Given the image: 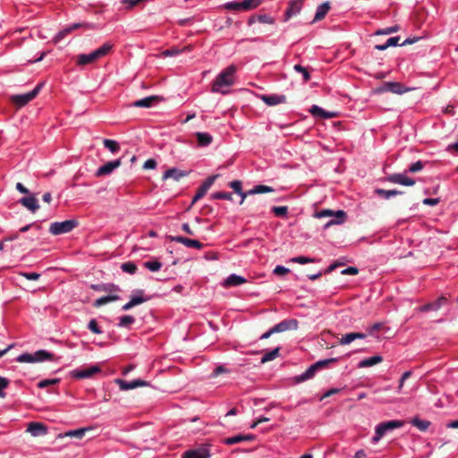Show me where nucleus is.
I'll use <instances>...</instances> for the list:
<instances>
[{
    "mask_svg": "<svg viewBox=\"0 0 458 458\" xmlns=\"http://www.w3.org/2000/svg\"><path fill=\"white\" fill-rule=\"evenodd\" d=\"M236 66L229 65L223 70L215 79L212 84V91L222 94L228 93L227 88L233 86L235 82Z\"/></svg>",
    "mask_w": 458,
    "mask_h": 458,
    "instance_id": "nucleus-1",
    "label": "nucleus"
},
{
    "mask_svg": "<svg viewBox=\"0 0 458 458\" xmlns=\"http://www.w3.org/2000/svg\"><path fill=\"white\" fill-rule=\"evenodd\" d=\"M113 48V45L111 43H105L100 47L97 48L93 52L89 54H80L76 56L77 64L78 65H87L89 64H93L99 60L100 58L106 56L110 53Z\"/></svg>",
    "mask_w": 458,
    "mask_h": 458,
    "instance_id": "nucleus-2",
    "label": "nucleus"
},
{
    "mask_svg": "<svg viewBox=\"0 0 458 458\" xmlns=\"http://www.w3.org/2000/svg\"><path fill=\"white\" fill-rule=\"evenodd\" d=\"M78 225L79 223L75 219L65 220L63 222H55L51 224L49 227V232L53 235L67 233L72 231L76 226H78Z\"/></svg>",
    "mask_w": 458,
    "mask_h": 458,
    "instance_id": "nucleus-3",
    "label": "nucleus"
},
{
    "mask_svg": "<svg viewBox=\"0 0 458 458\" xmlns=\"http://www.w3.org/2000/svg\"><path fill=\"white\" fill-rule=\"evenodd\" d=\"M298 327V322L295 319H285L281 321L280 323L274 326L272 328H270L267 332L264 333L260 339H267L276 333H282L290 329H297Z\"/></svg>",
    "mask_w": 458,
    "mask_h": 458,
    "instance_id": "nucleus-4",
    "label": "nucleus"
},
{
    "mask_svg": "<svg viewBox=\"0 0 458 458\" xmlns=\"http://www.w3.org/2000/svg\"><path fill=\"white\" fill-rule=\"evenodd\" d=\"M316 217H327V216H334V219H331L326 224V227H328L332 225H341L345 221L346 213L344 210H337L334 212L330 209H323L319 212H317L315 215Z\"/></svg>",
    "mask_w": 458,
    "mask_h": 458,
    "instance_id": "nucleus-5",
    "label": "nucleus"
},
{
    "mask_svg": "<svg viewBox=\"0 0 458 458\" xmlns=\"http://www.w3.org/2000/svg\"><path fill=\"white\" fill-rule=\"evenodd\" d=\"M263 0H242V2H228L225 8L231 11H250L258 7Z\"/></svg>",
    "mask_w": 458,
    "mask_h": 458,
    "instance_id": "nucleus-6",
    "label": "nucleus"
},
{
    "mask_svg": "<svg viewBox=\"0 0 458 458\" xmlns=\"http://www.w3.org/2000/svg\"><path fill=\"white\" fill-rule=\"evenodd\" d=\"M78 29L90 30L93 29V25L87 22H77L70 26H67L61 30L54 38V42L57 43L64 39L67 35L72 33L73 30Z\"/></svg>",
    "mask_w": 458,
    "mask_h": 458,
    "instance_id": "nucleus-7",
    "label": "nucleus"
},
{
    "mask_svg": "<svg viewBox=\"0 0 458 458\" xmlns=\"http://www.w3.org/2000/svg\"><path fill=\"white\" fill-rule=\"evenodd\" d=\"M410 89L405 88L402 83L400 82H385L382 87L378 88L377 89V92H392L394 94H403L405 92H408Z\"/></svg>",
    "mask_w": 458,
    "mask_h": 458,
    "instance_id": "nucleus-8",
    "label": "nucleus"
},
{
    "mask_svg": "<svg viewBox=\"0 0 458 458\" xmlns=\"http://www.w3.org/2000/svg\"><path fill=\"white\" fill-rule=\"evenodd\" d=\"M122 165V160L121 158L119 159H116V160H113V161H109L107 163H106L104 165L100 166L97 172H96V176L98 177H100V176H105V175H108L110 174L114 169L118 168L119 166H121Z\"/></svg>",
    "mask_w": 458,
    "mask_h": 458,
    "instance_id": "nucleus-9",
    "label": "nucleus"
},
{
    "mask_svg": "<svg viewBox=\"0 0 458 458\" xmlns=\"http://www.w3.org/2000/svg\"><path fill=\"white\" fill-rule=\"evenodd\" d=\"M168 239L171 242H175L183 244L184 246L188 248H194L200 250L203 248V243H201L199 241L189 239L183 236H168Z\"/></svg>",
    "mask_w": 458,
    "mask_h": 458,
    "instance_id": "nucleus-10",
    "label": "nucleus"
},
{
    "mask_svg": "<svg viewBox=\"0 0 458 458\" xmlns=\"http://www.w3.org/2000/svg\"><path fill=\"white\" fill-rule=\"evenodd\" d=\"M115 383L119 386L120 389L123 391L148 386V382L142 379H134L131 382L123 379H115Z\"/></svg>",
    "mask_w": 458,
    "mask_h": 458,
    "instance_id": "nucleus-11",
    "label": "nucleus"
},
{
    "mask_svg": "<svg viewBox=\"0 0 458 458\" xmlns=\"http://www.w3.org/2000/svg\"><path fill=\"white\" fill-rule=\"evenodd\" d=\"M387 182L392 183H397L404 186H412L415 184V180L407 177L403 174H393L387 176Z\"/></svg>",
    "mask_w": 458,
    "mask_h": 458,
    "instance_id": "nucleus-12",
    "label": "nucleus"
},
{
    "mask_svg": "<svg viewBox=\"0 0 458 458\" xmlns=\"http://www.w3.org/2000/svg\"><path fill=\"white\" fill-rule=\"evenodd\" d=\"M54 360L55 354L45 350H39L30 354V363Z\"/></svg>",
    "mask_w": 458,
    "mask_h": 458,
    "instance_id": "nucleus-13",
    "label": "nucleus"
},
{
    "mask_svg": "<svg viewBox=\"0 0 458 458\" xmlns=\"http://www.w3.org/2000/svg\"><path fill=\"white\" fill-rule=\"evenodd\" d=\"M259 98L267 106H273L279 104H284L287 101V98L284 95H260Z\"/></svg>",
    "mask_w": 458,
    "mask_h": 458,
    "instance_id": "nucleus-14",
    "label": "nucleus"
},
{
    "mask_svg": "<svg viewBox=\"0 0 458 458\" xmlns=\"http://www.w3.org/2000/svg\"><path fill=\"white\" fill-rule=\"evenodd\" d=\"M447 302V298L445 296H440L435 301L427 303L423 306L418 308V310L420 312H428V311H436L438 310L443 305Z\"/></svg>",
    "mask_w": 458,
    "mask_h": 458,
    "instance_id": "nucleus-15",
    "label": "nucleus"
},
{
    "mask_svg": "<svg viewBox=\"0 0 458 458\" xmlns=\"http://www.w3.org/2000/svg\"><path fill=\"white\" fill-rule=\"evenodd\" d=\"M303 4H304V0H291L289 2L288 8L286 9V11L284 13L285 18L289 19L292 16H294V15L300 13V12L302 9Z\"/></svg>",
    "mask_w": 458,
    "mask_h": 458,
    "instance_id": "nucleus-16",
    "label": "nucleus"
},
{
    "mask_svg": "<svg viewBox=\"0 0 458 458\" xmlns=\"http://www.w3.org/2000/svg\"><path fill=\"white\" fill-rule=\"evenodd\" d=\"M48 432V427L42 422L30 421V436L31 437H43Z\"/></svg>",
    "mask_w": 458,
    "mask_h": 458,
    "instance_id": "nucleus-17",
    "label": "nucleus"
},
{
    "mask_svg": "<svg viewBox=\"0 0 458 458\" xmlns=\"http://www.w3.org/2000/svg\"><path fill=\"white\" fill-rule=\"evenodd\" d=\"M182 458H209L210 454L208 448L201 447L197 449H191L184 452L182 455Z\"/></svg>",
    "mask_w": 458,
    "mask_h": 458,
    "instance_id": "nucleus-18",
    "label": "nucleus"
},
{
    "mask_svg": "<svg viewBox=\"0 0 458 458\" xmlns=\"http://www.w3.org/2000/svg\"><path fill=\"white\" fill-rule=\"evenodd\" d=\"M99 371L100 368L98 366H91L89 369L73 370L72 375L75 378L81 379L90 377Z\"/></svg>",
    "mask_w": 458,
    "mask_h": 458,
    "instance_id": "nucleus-19",
    "label": "nucleus"
},
{
    "mask_svg": "<svg viewBox=\"0 0 458 458\" xmlns=\"http://www.w3.org/2000/svg\"><path fill=\"white\" fill-rule=\"evenodd\" d=\"M162 99L163 98L160 96H149L133 102L132 106L148 108L154 104L160 102Z\"/></svg>",
    "mask_w": 458,
    "mask_h": 458,
    "instance_id": "nucleus-20",
    "label": "nucleus"
},
{
    "mask_svg": "<svg viewBox=\"0 0 458 458\" xmlns=\"http://www.w3.org/2000/svg\"><path fill=\"white\" fill-rule=\"evenodd\" d=\"M310 113L315 117L318 116L324 119H329L337 116L336 113L325 111L323 108L317 105H313L310 107Z\"/></svg>",
    "mask_w": 458,
    "mask_h": 458,
    "instance_id": "nucleus-21",
    "label": "nucleus"
},
{
    "mask_svg": "<svg viewBox=\"0 0 458 458\" xmlns=\"http://www.w3.org/2000/svg\"><path fill=\"white\" fill-rule=\"evenodd\" d=\"M364 338H366L365 334L359 333V332H352V333H348V334L342 335V337L339 339V344L342 345H346V344H351L352 342H353L356 339H364Z\"/></svg>",
    "mask_w": 458,
    "mask_h": 458,
    "instance_id": "nucleus-22",
    "label": "nucleus"
},
{
    "mask_svg": "<svg viewBox=\"0 0 458 458\" xmlns=\"http://www.w3.org/2000/svg\"><path fill=\"white\" fill-rule=\"evenodd\" d=\"M10 101L17 109H20L29 104V93L13 95L10 97Z\"/></svg>",
    "mask_w": 458,
    "mask_h": 458,
    "instance_id": "nucleus-23",
    "label": "nucleus"
},
{
    "mask_svg": "<svg viewBox=\"0 0 458 458\" xmlns=\"http://www.w3.org/2000/svg\"><path fill=\"white\" fill-rule=\"evenodd\" d=\"M329 10H330V3L329 2H325V3L321 4L320 5H318L317 8V11H316L315 17L311 23H314V22L323 20L326 17L327 13H328Z\"/></svg>",
    "mask_w": 458,
    "mask_h": 458,
    "instance_id": "nucleus-24",
    "label": "nucleus"
},
{
    "mask_svg": "<svg viewBox=\"0 0 458 458\" xmlns=\"http://www.w3.org/2000/svg\"><path fill=\"white\" fill-rule=\"evenodd\" d=\"M318 370V369L316 367V365L312 364L311 366H310L307 369V370L304 373L295 377V378H294L295 382L301 383L303 381H306V380L313 377Z\"/></svg>",
    "mask_w": 458,
    "mask_h": 458,
    "instance_id": "nucleus-25",
    "label": "nucleus"
},
{
    "mask_svg": "<svg viewBox=\"0 0 458 458\" xmlns=\"http://www.w3.org/2000/svg\"><path fill=\"white\" fill-rule=\"evenodd\" d=\"M187 174L188 173L186 172L181 171L176 168H171L165 172V174H163V179L166 180L168 178H173L175 181H179L181 178L186 176Z\"/></svg>",
    "mask_w": 458,
    "mask_h": 458,
    "instance_id": "nucleus-26",
    "label": "nucleus"
},
{
    "mask_svg": "<svg viewBox=\"0 0 458 458\" xmlns=\"http://www.w3.org/2000/svg\"><path fill=\"white\" fill-rule=\"evenodd\" d=\"M383 361V357L380 355H375L369 358H366L360 360L358 364V368H367L377 365Z\"/></svg>",
    "mask_w": 458,
    "mask_h": 458,
    "instance_id": "nucleus-27",
    "label": "nucleus"
},
{
    "mask_svg": "<svg viewBox=\"0 0 458 458\" xmlns=\"http://www.w3.org/2000/svg\"><path fill=\"white\" fill-rule=\"evenodd\" d=\"M48 286H49V281L46 278H43L39 283L30 282V293L45 292Z\"/></svg>",
    "mask_w": 458,
    "mask_h": 458,
    "instance_id": "nucleus-28",
    "label": "nucleus"
},
{
    "mask_svg": "<svg viewBox=\"0 0 458 458\" xmlns=\"http://www.w3.org/2000/svg\"><path fill=\"white\" fill-rule=\"evenodd\" d=\"M90 428H81L75 430H70L65 432L64 434H59L58 437L63 438L64 437H76L78 439H81L87 431H89Z\"/></svg>",
    "mask_w": 458,
    "mask_h": 458,
    "instance_id": "nucleus-29",
    "label": "nucleus"
},
{
    "mask_svg": "<svg viewBox=\"0 0 458 458\" xmlns=\"http://www.w3.org/2000/svg\"><path fill=\"white\" fill-rule=\"evenodd\" d=\"M91 288L98 292L116 293L120 288L114 284H92Z\"/></svg>",
    "mask_w": 458,
    "mask_h": 458,
    "instance_id": "nucleus-30",
    "label": "nucleus"
},
{
    "mask_svg": "<svg viewBox=\"0 0 458 458\" xmlns=\"http://www.w3.org/2000/svg\"><path fill=\"white\" fill-rule=\"evenodd\" d=\"M246 283V279L241 276L232 274L225 281V286H236Z\"/></svg>",
    "mask_w": 458,
    "mask_h": 458,
    "instance_id": "nucleus-31",
    "label": "nucleus"
},
{
    "mask_svg": "<svg viewBox=\"0 0 458 458\" xmlns=\"http://www.w3.org/2000/svg\"><path fill=\"white\" fill-rule=\"evenodd\" d=\"M195 135L198 140V145L199 147L208 146L213 140L212 136L207 132H196Z\"/></svg>",
    "mask_w": 458,
    "mask_h": 458,
    "instance_id": "nucleus-32",
    "label": "nucleus"
},
{
    "mask_svg": "<svg viewBox=\"0 0 458 458\" xmlns=\"http://www.w3.org/2000/svg\"><path fill=\"white\" fill-rule=\"evenodd\" d=\"M119 299H120V297L117 294H110L107 296H103V297L97 299L94 301L93 306L96 308H99L102 305H105L111 301H118Z\"/></svg>",
    "mask_w": 458,
    "mask_h": 458,
    "instance_id": "nucleus-33",
    "label": "nucleus"
},
{
    "mask_svg": "<svg viewBox=\"0 0 458 458\" xmlns=\"http://www.w3.org/2000/svg\"><path fill=\"white\" fill-rule=\"evenodd\" d=\"M191 49V47H184L182 48H180L178 47H173L169 49H166L162 52L161 55L164 57H169V56H174L177 55L184 51H189Z\"/></svg>",
    "mask_w": 458,
    "mask_h": 458,
    "instance_id": "nucleus-34",
    "label": "nucleus"
},
{
    "mask_svg": "<svg viewBox=\"0 0 458 458\" xmlns=\"http://www.w3.org/2000/svg\"><path fill=\"white\" fill-rule=\"evenodd\" d=\"M411 424L416 427L419 430L425 432L428 430L431 423L428 420H420L418 417H415L411 420Z\"/></svg>",
    "mask_w": 458,
    "mask_h": 458,
    "instance_id": "nucleus-35",
    "label": "nucleus"
},
{
    "mask_svg": "<svg viewBox=\"0 0 458 458\" xmlns=\"http://www.w3.org/2000/svg\"><path fill=\"white\" fill-rule=\"evenodd\" d=\"M375 192L379 197H382L384 199H390L393 196H395L397 194H403V191H397V190H384V189H376Z\"/></svg>",
    "mask_w": 458,
    "mask_h": 458,
    "instance_id": "nucleus-36",
    "label": "nucleus"
},
{
    "mask_svg": "<svg viewBox=\"0 0 458 458\" xmlns=\"http://www.w3.org/2000/svg\"><path fill=\"white\" fill-rule=\"evenodd\" d=\"M400 40V37H392L386 40V42L383 45H376L375 48L377 50H386L389 47L397 46Z\"/></svg>",
    "mask_w": 458,
    "mask_h": 458,
    "instance_id": "nucleus-37",
    "label": "nucleus"
},
{
    "mask_svg": "<svg viewBox=\"0 0 458 458\" xmlns=\"http://www.w3.org/2000/svg\"><path fill=\"white\" fill-rule=\"evenodd\" d=\"M60 378H50V379H43L38 383V388H47L49 389L50 386L58 385L60 383ZM48 393H50V390H47Z\"/></svg>",
    "mask_w": 458,
    "mask_h": 458,
    "instance_id": "nucleus-38",
    "label": "nucleus"
},
{
    "mask_svg": "<svg viewBox=\"0 0 458 458\" xmlns=\"http://www.w3.org/2000/svg\"><path fill=\"white\" fill-rule=\"evenodd\" d=\"M280 348L276 347L274 350L266 352L261 358V363L271 361L279 356Z\"/></svg>",
    "mask_w": 458,
    "mask_h": 458,
    "instance_id": "nucleus-39",
    "label": "nucleus"
},
{
    "mask_svg": "<svg viewBox=\"0 0 458 458\" xmlns=\"http://www.w3.org/2000/svg\"><path fill=\"white\" fill-rule=\"evenodd\" d=\"M103 145L112 153H117L120 150L119 143L114 140L105 139L103 140Z\"/></svg>",
    "mask_w": 458,
    "mask_h": 458,
    "instance_id": "nucleus-40",
    "label": "nucleus"
},
{
    "mask_svg": "<svg viewBox=\"0 0 458 458\" xmlns=\"http://www.w3.org/2000/svg\"><path fill=\"white\" fill-rule=\"evenodd\" d=\"M274 189L272 187L267 185H257L253 189L249 191L250 194H261V193H268L273 192Z\"/></svg>",
    "mask_w": 458,
    "mask_h": 458,
    "instance_id": "nucleus-41",
    "label": "nucleus"
},
{
    "mask_svg": "<svg viewBox=\"0 0 458 458\" xmlns=\"http://www.w3.org/2000/svg\"><path fill=\"white\" fill-rule=\"evenodd\" d=\"M121 269L128 274L133 275L137 271V266L134 262H125L121 265Z\"/></svg>",
    "mask_w": 458,
    "mask_h": 458,
    "instance_id": "nucleus-42",
    "label": "nucleus"
},
{
    "mask_svg": "<svg viewBox=\"0 0 458 458\" xmlns=\"http://www.w3.org/2000/svg\"><path fill=\"white\" fill-rule=\"evenodd\" d=\"M387 432L385 428L384 424L380 423L376 428L375 436L372 437L373 442H377L379 439Z\"/></svg>",
    "mask_w": 458,
    "mask_h": 458,
    "instance_id": "nucleus-43",
    "label": "nucleus"
},
{
    "mask_svg": "<svg viewBox=\"0 0 458 458\" xmlns=\"http://www.w3.org/2000/svg\"><path fill=\"white\" fill-rule=\"evenodd\" d=\"M337 361H338V358H331V359L318 360V361L315 362L314 364L319 370V369L327 368L329 364L335 363Z\"/></svg>",
    "mask_w": 458,
    "mask_h": 458,
    "instance_id": "nucleus-44",
    "label": "nucleus"
},
{
    "mask_svg": "<svg viewBox=\"0 0 458 458\" xmlns=\"http://www.w3.org/2000/svg\"><path fill=\"white\" fill-rule=\"evenodd\" d=\"M211 198L213 199H226V200H233V195L230 192L225 191H218L215 192L211 195Z\"/></svg>",
    "mask_w": 458,
    "mask_h": 458,
    "instance_id": "nucleus-45",
    "label": "nucleus"
},
{
    "mask_svg": "<svg viewBox=\"0 0 458 458\" xmlns=\"http://www.w3.org/2000/svg\"><path fill=\"white\" fill-rule=\"evenodd\" d=\"M144 267L152 272H157L161 268L162 264L157 260L146 261Z\"/></svg>",
    "mask_w": 458,
    "mask_h": 458,
    "instance_id": "nucleus-46",
    "label": "nucleus"
},
{
    "mask_svg": "<svg viewBox=\"0 0 458 458\" xmlns=\"http://www.w3.org/2000/svg\"><path fill=\"white\" fill-rule=\"evenodd\" d=\"M385 428L389 431L397 428L402 427L404 422L401 420H390L386 422H383Z\"/></svg>",
    "mask_w": 458,
    "mask_h": 458,
    "instance_id": "nucleus-47",
    "label": "nucleus"
},
{
    "mask_svg": "<svg viewBox=\"0 0 458 458\" xmlns=\"http://www.w3.org/2000/svg\"><path fill=\"white\" fill-rule=\"evenodd\" d=\"M134 321H135V318L132 316L125 315L120 318V322H119L118 326L121 327H127L130 325H131L132 323H134Z\"/></svg>",
    "mask_w": 458,
    "mask_h": 458,
    "instance_id": "nucleus-48",
    "label": "nucleus"
},
{
    "mask_svg": "<svg viewBox=\"0 0 458 458\" xmlns=\"http://www.w3.org/2000/svg\"><path fill=\"white\" fill-rule=\"evenodd\" d=\"M293 69L296 72H301V74H302L304 81L307 82V81H310V74L309 71L305 67L301 66V64H295Z\"/></svg>",
    "mask_w": 458,
    "mask_h": 458,
    "instance_id": "nucleus-49",
    "label": "nucleus"
},
{
    "mask_svg": "<svg viewBox=\"0 0 458 458\" xmlns=\"http://www.w3.org/2000/svg\"><path fill=\"white\" fill-rule=\"evenodd\" d=\"M424 166H425V163H424V162H422V161H420V160H419V161H417V162H415V163L411 164V165L409 166V168H408L407 172H410V173H417V172L421 171V170L424 168Z\"/></svg>",
    "mask_w": 458,
    "mask_h": 458,
    "instance_id": "nucleus-50",
    "label": "nucleus"
},
{
    "mask_svg": "<svg viewBox=\"0 0 458 458\" xmlns=\"http://www.w3.org/2000/svg\"><path fill=\"white\" fill-rule=\"evenodd\" d=\"M400 30V26L398 25H394V26H392V27H387L386 29H383V30H379L376 32L377 35H388V34H392V33H394V32H397Z\"/></svg>",
    "mask_w": 458,
    "mask_h": 458,
    "instance_id": "nucleus-51",
    "label": "nucleus"
},
{
    "mask_svg": "<svg viewBox=\"0 0 458 458\" xmlns=\"http://www.w3.org/2000/svg\"><path fill=\"white\" fill-rule=\"evenodd\" d=\"M272 212L276 216H285L288 212V208L286 206L273 207Z\"/></svg>",
    "mask_w": 458,
    "mask_h": 458,
    "instance_id": "nucleus-52",
    "label": "nucleus"
},
{
    "mask_svg": "<svg viewBox=\"0 0 458 458\" xmlns=\"http://www.w3.org/2000/svg\"><path fill=\"white\" fill-rule=\"evenodd\" d=\"M290 261L294 262V263H299V264H306V263L315 262V259L307 258V257H303V256H298V257L292 258Z\"/></svg>",
    "mask_w": 458,
    "mask_h": 458,
    "instance_id": "nucleus-53",
    "label": "nucleus"
},
{
    "mask_svg": "<svg viewBox=\"0 0 458 458\" xmlns=\"http://www.w3.org/2000/svg\"><path fill=\"white\" fill-rule=\"evenodd\" d=\"M207 190L204 189L201 185L199 187L195 196L193 197L192 199V201H191V205H193L194 203H196L199 199H200L201 198H203L205 196V194L207 193Z\"/></svg>",
    "mask_w": 458,
    "mask_h": 458,
    "instance_id": "nucleus-54",
    "label": "nucleus"
},
{
    "mask_svg": "<svg viewBox=\"0 0 458 458\" xmlns=\"http://www.w3.org/2000/svg\"><path fill=\"white\" fill-rule=\"evenodd\" d=\"M218 174H215L212 176L208 177L205 182L201 184V186L206 189L207 191L209 190V188L213 185L216 178L218 177Z\"/></svg>",
    "mask_w": 458,
    "mask_h": 458,
    "instance_id": "nucleus-55",
    "label": "nucleus"
},
{
    "mask_svg": "<svg viewBox=\"0 0 458 458\" xmlns=\"http://www.w3.org/2000/svg\"><path fill=\"white\" fill-rule=\"evenodd\" d=\"M229 186L233 190V191L237 194H242V182L241 181H233L229 183Z\"/></svg>",
    "mask_w": 458,
    "mask_h": 458,
    "instance_id": "nucleus-56",
    "label": "nucleus"
},
{
    "mask_svg": "<svg viewBox=\"0 0 458 458\" xmlns=\"http://www.w3.org/2000/svg\"><path fill=\"white\" fill-rule=\"evenodd\" d=\"M88 327L89 329L93 332L94 334H100L102 331L100 330L98 325V322L96 321V319H91L89 322V325H88Z\"/></svg>",
    "mask_w": 458,
    "mask_h": 458,
    "instance_id": "nucleus-57",
    "label": "nucleus"
},
{
    "mask_svg": "<svg viewBox=\"0 0 458 458\" xmlns=\"http://www.w3.org/2000/svg\"><path fill=\"white\" fill-rule=\"evenodd\" d=\"M242 441H243V436L238 435V436H235L233 437L226 438L225 440V443L227 445H234V444L240 443Z\"/></svg>",
    "mask_w": 458,
    "mask_h": 458,
    "instance_id": "nucleus-58",
    "label": "nucleus"
},
{
    "mask_svg": "<svg viewBox=\"0 0 458 458\" xmlns=\"http://www.w3.org/2000/svg\"><path fill=\"white\" fill-rule=\"evenodd\" d=\"M9 386V380L0 376V397H4L5 394L3 392Z\"/></svg>",
    "mask_w": 458,
    "mask_h": 458,
    "instance_id": "nucleus-59",
    "label": "nucleus"
},
{
    "mask_svg": "<svg viewBox=\"0 0 458 458\" xmlns=\"http://www.w3.org/2000/svg\"><path fill=\"white\" fill-rule=\"evenodd\" d=\"M149 298H144L142 296H133L131 297V304H132V306H137V305H140L143 302H145L146 301H148Z\"/></svg>",
    "mask_w": 458,
    "mask_h": 458,
    "instance_id": "nucleus-60",
    "label": "nucleus"
},
{
    "mask_svg": "<svg viewBox=\"0 0 458 458\" xmlns=\"http://www.w3.org/2000/svg\"><path fill=\"white\" fill-rule=\"evenodd\" d=\"M44 85L45 81H41L32 90H30V101L38 96Z\"/></svg>",
    "mask_w": 458,
    "mask_h": 458,
    "instance_id": "nucleus-61",
    "label": "nucleus"
},
{
    "mask_svg": "<svg viewBox=\"0 0 458 458\" xmlns=\"http://www.w3.org/2000/svg\"><path fill=\"white\" fill-rule=\"evenodd\" d=\"M384 327V323L382 322H377V323H374L369 328V333L370 335H373L375 332H377L379 330H381L382 328Z\"/></svg>",
    "mask_w": 458,
    "mask_h": 458,
    "instance_id": "nucleus-62",
    "label": "nucleus"
},
{
    "mask_svg": "<svg viewBox=\"0 0 458 458\" xmlns=\"http://www.w3.org/2000/svg\"><path fill=\"white\" fill-rule=\"evenodd\" d=\"M290 272L289 268H286L283 266H276L274 269V274L278 276H284Z\"/></svg>",
    "mask_w": 458,
    "mask_h": 458,
    "instance_id": "nucleus-63",
    "label": "nucleus"
},
{
    "mask_svg": "<svg viewBox=\"0 0 458 458\" xmlns=\"http://www.w3.org/2000/svg\"><path fill=\"white\" fill-rule=\"evenodd\" d=\"M156 167H157V162L153 158L148 159L143 165V169H145V170L155 169Z\"/></svg>",
    "mask_w": 458,
    "mask_h": 458,
    "instance_id": "nucleus-64",
    "label": "nucleus"
}]
</instances>
